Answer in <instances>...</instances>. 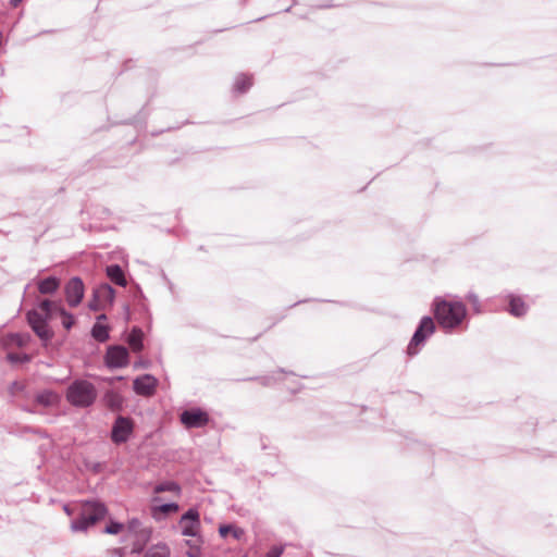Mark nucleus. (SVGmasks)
Segmentation results:
<instances>
[{"instance_id":"18","label":"nucleus","mask_w":557,"mask_h":557,"mask_svg":"<svg viewBox=\"0 0 557 557\" xmlns=\"http://www.w3.org/2000/svg\"><path fill=\"white\" fill-rule=\"evenodd\" d=\"M202 542L203 541L200 535H198L197 537H191L189 540H186L185 545L188 547L186 555L188 557H200Z\"/></svg>"},{"instance_id":"15","label":"nucleus","mask_w":557,"mask_h":557,"mask_svg":"<svg viewBox=\"0 0 557 557\" xmlns=\"http://www.w3.org/2000/svg\"><path fill=\"white\" fill-rule=\"evenodd\" d=\"M60 285L61 281L58 277L49 276L38 283V289L41 294H53Z\"/></svg>"},{"instance_id":"14","label":"nucleus","mask_w":557,"mask_h":557,"mask_svg":"<svg viewBox=\"0 0 557 557\" xmlns=\"http://www.w3.org/2000/svg\"><path fill=\"white\" fill-rule=\"evenodd\" d=\"M106 320V315L101 314L97 318V322L95 323L91 335L98 342H106L109 338V329L101 321Z\"/></svg>"},{"instance_id":"6","label":"nucleus","mask_w":557,"mask_h":557,"mask_svg":"<svg viewBox=\"0 0 557 557\" xmlns=\"http://www.w3.org/2000/svg\"><path fill=\"white\" fill-rule=\"evenodd\" d=\"M178 527L182 535L197 537L201 528L199 512L196 509H189L181 517Z\"/></svg>"},{"instance_id":"9","label":"nucleus","mask_w":557,"mask_h":557,"mask_svg":"<svg viewBox=\"0 0 557 557\" xmlns=\"http://www.w3.org/2000/svg\"><path fill=\"white\" fill-rule=\"evenodd\" d=\"M133 431V424L129 419L119 417L112 429V441L114 443H124L128 440Z\"/></svg>"},{"instance_id":"19","label":"nucleus","mask_w":557,"mask_h":557,"mask_svg":"<svg viewBox=\"0 0 557 557\" xmlns=\"http://www.w3.org/2000/svg\"><path fill=\"white\" fill-rule=\"evenodd\" d=\"M171 556V549L168 544L165 543H158L152 546H150L145 557H170Z\"/></svg>"},{"instance_id":"24","label":"nucleus","mask_w":557,"mask_h":557,"mask_svg":"<svg viewBox=\"0 0 557 557\" xmlns=\"http://www.w3.org/2000/svg\"><path fill=\"white\" fill-rule=\"evenodd\" d=\"M251 85V78L247 75H238L235 79L234 87L237 91L244 92L246 91Z\"/></svg>"},{"instance_id":"13","label":"nucleus","mask_w":557,"mask_h":557,"mask_svg":"<svg viewBox=\"0 0 557 557\" xmlns=\"http://www.w3.org/2000/svg\"><path fill=\"white\" fill-rule=\"evenodd\" d=\"M159 498H153L154 505L151 507V515L156 520L163 519L166 515L171 512H176L178 510V505L176 503L161 504L158 505Z\"/></svg>"},{"instance_id":"3","label":"nucleus","mask_w":557,"mask_h":557,"mask_svg":"<svg viewBox=\"0 0 557 557\" xmlns=\"http://www.w3.org/2000/svg\"><path fill=\"white\" fill-rule=\"evenodd\" d=\"M107 513V509L103 504L98 502H86L82 506L81 515L77 519L71 523V530L73 532H84L90 527L95 525L96 522L103 519Z\"/></svg>"},{"instance_id":"25","label":"nucleus","mask_w":557,"mask_h":557,"mask_svg":"<svg viewBox=\"0 0 557 557\" xmlns=\"http://www.w3.org/2000/svg\"><path fill=\"white\" fill-rule=\"evenodd\" d=\"M220 535L225 537L227 534H233L235 539H240L244 535V531L232 525H222L219 529Z\"/></svg>"},{"instance_id":"8","label":"nucleus","mask_w":557,"mask_h":557,"mask_svg":"<svg viewBox=\"0 0 557 557\" xmlns=\"http://www.w3.org/2000/svg\"><path fill=\"white\" fill-rule=\"evenodd\" d=\"M84 284L79 277H73L65 286L66 301L71 307H77L84 298Z\"/></svg>"},{"instance_id":"29","label":"nucleus","mask_w":557,"mask_h":557,"mask_svg":"<svg viewBox=\"0 0 557 557\" xmlns=\"http://www.w3.org/2000/svg\"><path fill=\"white\" fill-rule=\"evenodd\" d=\"M283 554V547L274 546L265 555V557H281Z\"/></svg>"},{"instance_id":"7","label":"nucleus","mask_w":557,"mask_h":557,"mask_svg":"<svg viewBox=\"0 0 557 557\" xmlns=\"http://www.w3.org/2000/svg\"><path fill=\"white\" fill-rule=\"evenodd\" d=\"M106 363L109 368H123L128 364V351L123 346H111L106 354Z\"/></svg>"},{"instance_id":"28","label":"nucleus","mask_w":557,"mask_h":557,"mask_svg":"<svg viewBox=\"0 0 557 557\" xmlns=\"http://www.w3.org/2000/svg\"><path fill=\"white\" fill-rule=\"evenodd\" d=\"M125 525L120 522H111L104 529V532L108 534H119L124 530Z\"/></svg>"},{"instance_id":"2","label":"nucleus","mask_w":557,"mask_h":557,"mask_svg":"<svg viewBox=\"0 0 557 557\" xmlns=\"http://www.w3.org/2000/svg\"><path fill=\"white\" fill-rule=\"evenodd\" d=\"M434 314L444 329L458 326L466 317V308L461 302H451L436 299L434 302Z\"/></svg>"},{"instance_id":"27","label":"nucleus","mask_w":557,"mask_h":557,"mask_svg":"<svg viewBox=\"0 0 557 557\" xmlns=\"http://www.w3.org/2000/svg\"><path fill=\"white\" fill-rule=\"evenodd\" d=\"M7 358L11 363H22L28 362L30 360V357L26 354L8 352Z\"/></svg>"},{"instance_id":"23","label":"nucleus","mask_w":557,"mask_h":557,"mask_svg":"<svg viewBox=\"0 0 557 557\" xmlns=\"http://www.w3.org/2000/svg\"><path fill=\"white\" fill-rule=\"evenodd\" d=\"M127 530L134 534H143L145 539H148L151 534L149 529H145L138 519H132L127 522Z\"/></svg>"},{"instance_id":"11","label":"nucleus","mask_w":557,"mask_h":557,"mask_svg":"<svg viewBox=\"0 0 557 557\" xmlns=\"http://www.w3.org/2000/svg\"><path fill=\"white\" fill-rule=\"evenodd\" d=\"M181 421L187 428H200L208 422V416L199 409L186 410L181 414Z\"/></svg>"},{"instance_id":"33","label":"nucleus","mask_w":557,"mask_h":557,"mask_svg":"<svg viewBox=\"0 0 557 557\" xmlns=\"http://www.w3.org/2000/svg\"><path fill=\"white\" fill-rule=\"evenodd\" d=\"M64 511L67 513V515H71V510H70V507L67 505L64 506Z\"/></svg>"},{"instance_id":"30","label":"nucleus","mask_w":557,"mask_h":557,"mask_svg":"<svg viewBox=\"0 0 557 557\" xmlns=\"http://www.w3.org/2000/svg\"><path fill=\"white\" fill-rule=\"evenodd\" d=\"M468 299H469V301H470L474 307H476V305H478V298H476V296H475V295L470 294V295L468 296Z\"/></svg>"},{"instance_id":"1","label":"nucleus","mask_w":557,"mask_h":557,"mask_svg":"<svg viewBox=\"0 0 557 557\" xmlns=\"http://www.w3.org/2000/svg\"><path fill=\"white\" fill-rule=\"evenodd\" d=\"M39 308L41 312L36 310L29 311L27 314V320L36 335L45 343L49 342L53 334L47 324V320L51 318L53 312H57L61 315L62 325L65 329L69 330L74 324V317L65 311L62 307L50 300H44Z\"/></svg>"},{"instance_id":"10","label":"nucleus","mask_w":557,"mask_h":557,"mask_svg":"<svg viewBox=\"0 0 557 557\" xmlns=\"http://www.w3.org/2000/svg\"><path fill=\"white\" fill-rule=\"evenodd\" d=\"M157 383L158 381L154 376L145 374L134 380L133 388L138 395L150 396L154 393Z\"/></svg>"},{"instance_id":"12","label":"nucleus","mask_w":557,"mask_h":557,"mask_svg":"<svg viewBox=\"0 0 557 557\" xmlns=\"http://www.w3.org/2000/svg\"><path fill=\"white\" fill-rule=\"evenodd\" d=\"M29 342V335L21 333H0V346L3 349H12L14 347H23Z\"/></svg>"},{"instance_id":"5","label":"nucleus","mask_w":557,"mask_h":557,"mask_svg":"<svg viewBox=\"0 0 557 557\" xmlns=\"http://www.w3.org/2000/svg\"><path fill=\"white\" fill-rule=\"evenodd\" d=\"M435 324L430 317L422 318L418 329L416 330L409 345L408 354L416 355L418 347L424 343V341L434 333Z\"/></svg>"},{"instance_id":"16","label":"nucleus","mask_w":557,"mask_h":557,"mask_svg":"<svg viewBox=\"0 0 557 557\" xmlns=\"http://www.w3.org/2000/svg\"><path fill=\"white\" fill-rule=\"evenodd\" d=\"M528 307L520 297L511 296L509 300V312L515 317H522L527 313Z\"/></svg>"},{"instance_id":"26","label":"nucleus","mask_w":557,"mask_h":557,"mask_svg":"<svg viewBox=\"0 0 557 557\" xmlns=\"http://www.w3.org/2000/svg\"><path fill=\"white\" fill-rule=\"evenodd\" d=\"M166 491L178 494L180 486L174 482H165V483L159 484L154 487L156 493H161V492H166Z\"/></svg>"},{"instance_id":"17","label":"nucleus","mask_w":557,"mask_h":557,"mask_svg":"<svg viewBox=\"0 0 557 557\" xmlns=\"http://www.w3.org/2000/svg\"><path fill=\"white\" fill-rule=\"evenodd\" d=\"M143 338V331L138 327H134L128 335L127 343L134 351H140L144 347Z\"/></svg>"},{"instance_id":"20","label":"nucleus","mask_w":557,"mask_h":557,"mask_svg":"<svg viewBox=\"0 0 557 557\" xmlns=\"http://www.w3.org/2000/svg\"><path fill=\"white\" fill-rule=\"evenodd\" d=\"M107 275L112 282L120 286H126V280L121 267L114 264L107 268Z\"/></svg>"},{"instance_id":"22","label":"nucleus","mask_w":557,"mask_h":557,"mask_svg":"<svg viewBox=\"0 0 557 557\" xmlns=\"http://www.w3.org/2000/svg\"><path fill=\"white\" fill-rule=\"evenodd\" d=\"M36 399L38 404L48 407L55 405L59 400V396L51 391H44L37 395Z\"/></svg>"},{"instance_id":"32","label":"nucleus","mask_w":557,"mask_h":557,"mask_svg":"<svg viewBox=\"0 0 557 557\" xmlns=\"http://www.w3.org/2000/svg\"><path fill=\"white\" fill-rule=\"evenodd\" d=\"M10 2L13 7H17L22 2V0H10Z\"/></svg>"},{"instance_id":"21","label":"nucleus","mask_w":557,"mask_h":557,"mask_svg":"<svg viewBox=\"0 0 557 557\" xmlns=\"http://www.w3.org/2000/svg\"><path fill=\"white\" fill-rule=\"evenodd\" d=\"M95 297L102 301H108L109 304H112L115 297V292L110 285L104 284L96 289Z\"/></svg>"},{"instance_id":"4","label":"nucleus","mask_w":557,"mask_h":557,"mask_svg":"<svg viewBox=\"0 0 557 557\" xmlns=\"http://www.w3.org/2000/svg\"><path fill=\"white\" fill-rule=\"evenodd\" d=\"M67 400L76 407H87L96 399V389L88 381H75L66 393Z\"/></svg>"},{"instance_id":"31","label":"nucleus","mask_w":557,"mask_h":557,"mask_svg":"<svg viewBox=\"0 0 557 557\" xmlns=\"http://www.w3.org/2000/svg\"><path fill=\"white\" fill-rule=\"evenodd\" d=\"M89 308L91 310H98L99 309L98 305L96 302H94V301L89 304Z\"/></svg>"}]
</instances>
